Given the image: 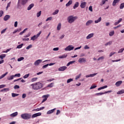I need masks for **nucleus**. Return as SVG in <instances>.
Here are the masks:
<instances>
[{"instance_id":"1","label":"nucleus","mask_w":124,"mask_h":124,"mask_svg":"<svg viewBox=\"0 0 124 124\" xmlns=\"http://www.w3.org/2000/svg\"><path fill=\"white\" fill-rule=\"evenodd\" d=\"M31 87H32L33 90H40V89H42L43 88V84L40 82H38L35 84H32L31 85Z\"/></svg>"},{"instance_id":"2","label":"nucleus","mask_w":124,"mask_h":124,"mask_svg":"<svg viewBox=\"0 0 124 124\" xmlns=\"http://www.w3.org/2000/svg\"><path fill=\"white\" fill-rule=\"evenodd\" d=\"M21 117L23 120H30L31 118V115L29 113H24L21 115Z\"/></svg>"},{"instance_id":"3","label":"nucleus","mask_w":124,"mask_h":124,"mask_svg":"<svg viewBox=\"0 0 124 124\" xmlns=\"http://www.w3.org/2000/svg\"><path fill=\"white\" fill-rule=\"evenodd\" d=\"M78 17L77 16H70L68 17V21L70 24H72L75 20H77Z\"/></svg>"},{"instance_id":"4","label":"nucleus","mask_w":124,"mask_h":124,"mask_svg":"<svg viewBox=\"0 0 124 124\" xmlns=\"http://www.w3.org/2000/svg\"><path fill=\"white\" fill-rule=\"evenodd\" d=\"M73 49H74V46L70 45L65 48L64 50L65 51H71V50H73Z\"/></svg>"},{"instance_id":"5","label":"nucleus","mask_w":124,"mask_h":124,"mask_svg":"<svg viewBox=\"0 0 124 124\" xmlns=\"http://www.w3.org/2000/svg\"><path fill=\"white\" fill-rule=\"evenodd\" d=\"M112 93V91H106L104 93H96L95 95H102V94H105V93Z\"/></svg>"},{"instance_id":"6","label":"nucleus","mask_w":124,"mask_h":124,"mask_svg":"<svg viewBox=\"0 0 124 124\" xmlns=\"http://www.w3.org/2000/svg\"><path fill=\"white\" fill-rule=\"evenodd\" d=\"M42 62V60H38L37 61H36L35 62H34V65H35L36 66H37L38 65H39V64L41 63V62Z\"/></svg>"},{"instance_id":"7","label":"nucleus","mask_w":124,"mask_h":124,"mask_svg":"<svg viewBox=\"0 0 124 124\" xmlns=\"http://www.w3.org/2000/svg\"><path fill=\"white\" fill-rule=\"evenodd\" d=\"M48 97H49V94L43 95V98H44V99L42 101V103H43L44 102H45V101H46V100H47V98H48Z\"/></svg>"},{"instance_id":"8","label":"nucleus","mask_w":124,"mask_h":124,"mask_svg":"<svg viewBox=\"0 0 124 124\" xmlns=\"http://www.w3.org/2000/svg\"><path fill=\"white\" fill-rule=\"evenodd\" d=\"M66 68H67L66 66H62L58 69V70L59 71H64Z\"/></svg>"},{"instance_id":"9","label":"nucleus","mask_w":124,"mask_h":124,"mask_svg":"<svg viewBox=\"0 0 124 124\" xmlns=\"http://www.w3.org/2000/svg\"><path fill=\"white\" fill-rule=\"evenodd\" d=\"M87 61L86 60V59L84 58H80L78 60V62H80V63L82 62H86Z\"/></svg>"},{"instance_id":"10","label":"nucleus","mask_w":124,"mask_h":124,"mask_svg":"<svg viewBox=\"0 0 124 124\" xmlns=\"http://www.w3.org/2000/svg\"><path fill=\"white\" fill-rule=\"evenodd\" d=\"M39 116H41V113L38 112L37 113H35L32 115V118H36V117H38Z\"/></svg>"},{"instance_id":"11","label":"nucleus","mask_w":124,"mask_h":124,"mask_svg":"<svg viewBox=\"0 0 124 124\" xmlns=\"http://www.w3.org/2000/svg\"><path fill=\"white\" fill-rule=\"evenodd\" d=\"M56 108H53V109H52L51 110H48L46 114H47V115H50V114H52V113H54V112H55V110H56Z\"/></svg>"},{"instance_id":"12","label":"nucleus","mask_w":124,"mask_h":124,"mask_svg":"<svg viewBox=\"0 0 124 124\" xmlns=\"http://www.w3.org/2000/svg\"><path fill=\"white\" fill-rule=\"evenodd\" d=\"M87 4V2H82L80 4L81 8H85L86 7V5Z\"/></svg>"},{"instance_id":"13","label":"nucleus","mask_w":124,"mask_h":124,"mask_svg":"<svg viewBox=\"0 0 124 124\" xmlns=\"http://www.w3.org/2000/svg\"><path fill=\"white\" fill-rule=\"evenodd\" d=\"M122 83H123V81L122 80L117 81L115 83V86H116V87H120V86L122 85Z\"/></svg>"},{"instance_id":"14","label":"nucleus","mask_w":124,"mask_h":124,"mask_svg":"<svg viewBox=\"0 0 124 124\" xmlns=\"http://www.w3.org/2000/svg\"><path fill=\"white\" fill-rule=\"evenodd\" d=\"M34 6V4L33 3L31 4L27 8V10H31L32 7Z\"/></svg>"},{"instance_id":"15","label":"nucleus","mask_w":124,"mask_h":124,"mask_svg":"<svg viewBox=\"0 0 124 124\" xmlns=\"http://www.w3.org/2000/svg\"><path fill=\"white\" fill-rule=\"evenodd\" d=\"M9 18H10V16L9 15H6L4 18H3V20L4 21H7Z\"/></svg>"},{"instance_id":"16","label":"nucleus","mask_w":124,"mask_h":124,"mask_svg":"<svg viewBox=\"0 0 124 124\" xmlns=\"http://www.w3.org/2000/svg\"><path fill=\"white\" fill-rule=\"evenodd\" d=\"M120 2V0H114L112 3V5L113 6H115L116 3H118V2Z\"/></svg>"},{"instance_id":"17","label":"nucleus","mask_w":124,"mask_h":124,"mask_svg":"<svg viewBox=\"0 0 124 124\" xmlns=\"http://www.w3.org/2000/svg\"><path fill=\"white\" fill-rule=\"evenodd\" d=\"M78 6H79V2H76L73 6V9H76Z\"/></svg>"},{"instance_id":"18","label":"nucleus","mask_w":124,"mask_h":124,"mask_svg":"<svg viewBox=\"0 0 124 124\" xmlns=\"http://www.w3.org/2000/svg\"><path fill=\"white\" fill-rule=\"evenodd\" d=\"M122 21H123V19L120 18L117 22H115L114 26H117V25H119V23H121Z\"/></svg>"},{"instance_id":"19","label":"nucleus","mask_w":124,"mask_h":124,"mask_svg":"<svg viewBox=\"0 0 124 124\" xmlns=\"http://www.w3.org/2000/svg\"><path fill=\"white\" fill-rule=\"evenodd\" d=\"M29 1V0H21V4L25 5Z\"/></svg>"},{"instance_id":"20","label":"nucleus","mask_w":124,"mask_h":124,"mask_svg":"<svg viewBox=\"0 0 124 124\" xmlns=\"http://www.w3.org/2000/svg\"><path fill=\"white\" fill-rule=\"evenodd\" d=\"M67 57V54H64L63 55L59 56V59H65Z\"/></svg>"},{"instance_id":"21","label":"nucleus","mask_w":124,"mask_h":124,"mask_svg":"<svg viewBox=\"0 0 124 124\" xmlns=\"http://www.w3.org/2000/svg\"><path fill=\"white\" fill-rule=\"evenodd\" d=\"M106 1H108V0H102L101 3L100 4V5L101 6H102L104 4H105V2Z\"/></svg>"},{"instance_id":"22","label":"nucleus","mask_w":124,"mask_h":124,"mask_svg":"<svg viewBox=\"0 0 124 124\" xmlns=\"http://www.w3.org/2000/svg\"><path fill=\"white\" fill-rule=\"evenodd\" d=\"M8 74V72H6L5 74L2 75L0 77V80L1 79H2V78H4V77H5V76H6V75Z\"/></svg>"},{"instance_id":"23","label":"nucleus","mask_w":124,"mask_h":124,"mask_svg":"<svg viewBox=\"0 0 124 124\" xmlns=\"http://www.w3.org/2000/svg\"><path fill=\"white\" fill-rule=\"evenodd\" d=\"M72 4V0H69L67 4H66V6L67 7L69 6L70 5H71Z\"/></svg>"},{"instance_id":"24","label":"nucleus","mask_w":124,"mask_h":124,"mask_svg":"<svg viewBox=\"0 0 124 124\" xmlns=\"http://www.w3.org/2000/svg\"><path fill=\"white\" fill-rule=\"evenodd\" d=\"M93 22V20H88V21L86 22V26H90V25H91V24H92Z\"/></svg>"},{"instance_id":"25","label":"nucleus","mask_w":124,"mask_h":124,"mask_svg":"<svg viewBox=\"0 0 124 124\" xmlns=\"http://www.w3.org/2000/svg\"><path fill=\"white\" fill-rule=\"evenodd\" d=\"M93 36V33L89 34L87 37L86 38L87 39H90V38H92Z\"/></svg>"},{"instance_id":"26","label":"nucleus","mask_w":124,"mask_h":124,"mask_svg":"<svg viewBox=\"0 0 124 124\" xmlns=\"http://www.w3.org/2000/svg\"><path fill=\"white\" fill-rule=\"evenodd\" d=\"M17 115H18V112H14V113L11 114L10 115V116H11V117H16V116H17Z\"/></svg>"},{"instance_id":"27","label":"nucleus","mask_w":124,"mask_h":124,"mask_svg":"<svg viewBox=\"0 0 124 124\" xmlns=\"http://www.w3.org/2000/svg\"><path fill=\"white\" fill-rule=\"evenodd\" d=\"M108 86H107V85H105L104 86L100 87L98 89V91H100L101 90H103L104 89H106V88H107Z\"/></svg>"},{"instance_id":"28","label":"nucleus","mask_w":124,"mask_h":124,"mask_svg":"<svg viewBox=\"0 0 124 124\" xmlns=\"http://www.w3.org/2000/svg\"><path fill=\"white\" fill-rule=\"evenodd\" d=\"M101 19H102L101 17H100L98 20H95L94 21L95 24H97L98 23H99V22H101Z\"/></svg>"},{"instance_id":"29","label":"nucleus","mask_w":124,"mask_h":124,"mask_svg":"<svg viewBox=\"0 0 124 124\" xmlns=\"http://www.w3.org/2000/svg\"><path fill=\"white\" fill-rule=\"evenodd\" d=\"M61 28H62V24L59 23L57 27V31H60L61 30Z\"/></svg>"},{"instance_id":"30","label":"nucleus","mask_w":124,"mask_h":124,"mask_svg":"<svg viewBox=\"0 0 124 124\" xmlns=\"http://www.w3.org/2000/svg\"><path fill=\"white\" fill-rule=\"evenodd\" d=\"M74 62H75V61H71L69 62L67 64V66H69V65H70V64H72V63H74Z\"/></svg>"},{"instance_id":"31","label":"nucleus","mask_w":124,"mask_h":124,"mask_svg":"<svg viewBox=\"0 0 124 124\" xmlns=\"http://www.w3.org/2000/svg\"><path fill=\"white\" fill-rule=\"evenodd\" d=\"M118 94H123V93H124V90H122L120 91H119L117 93Z\"/></svg>"},{"instance_id":"32","label":"nucleus","mask_w":124,"mask_h":124,"mask_svg":"<svg viewBox=\"0 0 124 124\" xmlns=\"http://www.w3.org/2000/svg\"><path fill=\"white\" fill-rule=\"evenodd\" d=\"M97 86L95 84L92 85L91 87H90V90H93V89H95Z\"/></svg>"},{"instance_id":"33","label":"nucleus","mask_w":124,"mask_h":124,"mask_svg":"<svg viewBox=\"0 0 124 124\" xmlns=\"http://www.w3.org/2000/svg\"><path fill=\"white\" fill-rule=\"evenodd\" d=\"M14 78V75H12L10 77H8L7 79L8 80H13Z\"/></svg>"},{"instance_id":"34","label":"nucleus","mask_w":124,"mask_h":124,"mask_svg":"<svg viewBox=\"0 0 124 124\" xmlns=\"http://www.w3.org/2000/svg\"><path fill=\"white\" fill-rule=\"evenodd\" d=\"M36 35H34L32 37H31V40L34 41L36 39Z\"/></svg>"},{"instance_id":"35","label":"nucleus","mask_w":124,"mask_h":124,"mask_svg":"<svg viewBox=\"0 0 124 124\" xmlns=\"http://www.w3.org/2000/svg\"><path fill=\"white\" fill-rule=\"evenodd\" d=\"M18 95H19V94L12 93V96L13 97H15V96H18Z\"/></svg>"},{"instance_id":"36","label":"nucleus","mask_w":124,"mask_h":124,"mask_svg":"<svg viewBox=\"0 0 124 124\" xmlns=\"http://www.w3.org/2000/svg\"><path fill=\"white\" fill-rule=\"evenodd\" d=\"M6 56V55L5 54H1L0 55V59L2 60L4 58H5Z\"/></svg>"},{"instance_id":"37","label":"nucleus","mask_w":124,"mask_h":124,"mask_svg":"<svg viewBox=\"0 0 124 124\" xmlns=\"http://www.w3.org/2000/svg\"><path fill=\"white\" fill-rule=\"evenodd\" d=\"M23 45H24V44H21V45L17 46L16 48H17V49H21V48L23 47Z\"/></svg>"},{"instance_id":"38","label":"nucleus","mask_w":124,"mask_h":124,"mask_svg":"<svg viewBox=\"0 0 124 124\" xmlns=\"http://www.w3.org/2000/svg\"><path fill=\"white\" fill-rule=\"evenodd\" d=\"M27 30H28V28H26L22 31L20 32L19 34L20 35H22V34H23V33H25V31H27Z\"/></svg>"},{"instance_id":"39","label":"nucleus","mask_w":124,"mask_h":124,"mask_svg":"<svg viewBox=\"0 0 124 124\" xmlns=\"http://www.w3.org/2000/svg\"><path fill=\"white\" fill-rule=\"evenodd\" d=\"M124 7V3H122L120 4V9H123Z\"/></svg>"},{"instance_id":"40","label":"nucleus","mask_w":124,"mask_h":124,"mask_svg":"<svg viewBox=\"0 0 124 124\" xmlns=\"http://www.w3.org/2000/svg\"><path fill=\"white\" fill-rule=\"evenodd\" d=\"M59 13V10H56L55 11L54 13H53L52 15H57Z\"/></svg>"},{"instance_id":"41","label":"nucleus","mask_w":124,"mask_h":124,"mask_svg":"<svg viewBox=\"0 0 124 124\" xmlns=\"http://www.w3.org/2000/svg\"><path fill=\"white\" fill-rule=\"evenodd\" d=\"M8 91H9V89H8V88H5V89H2L1 90V92H8Z\"/></svg>"},{"instance_id":"42","label":"nucleus","mask_w":124,"mask_h":124,"mask_svg":"<svg viewBox=\"0 0 124 124\" xmlns=\"http://www.w3.org/2000/svg\"><path fill=\"white\" fill-rule=\"evenodd\" d=\"M72 81H73V79L69 78V79H67V84H69V83H70V82H72Z\"/></svg>"},{"instance_id":"43","label":"nucleus","mask_w":124,"mask_h":124,"mask_svg":"<svg viewBox=\"0 0 124 124\" xmlns=\"http://www.w3.org/2000/svg\"><path fill=\"white\" fill-rule=\"evenodd\" d=\"M48 66H49V64H46L45 65H43V67H42V68L43 69H44L45 68H47V67H48Z\"/></svg>"},{"instance_id":"44","label":"nucleus","mask_w":124,"mask_h":124,"mask_svg":"<svg viewBox=\"0 0 124 124\" xmlns=\"http://www.w3.org/2000/svg\"><path fill=\"white\" fill-rule=\"evenodd\" d=\"M37 78H32L31 79V82H35V81H36L37 80Z\"/></svg>"},{"instance_id":"45","label":"nucleus","mask_w":124,"mask_h":124,"mask_svg":"<svg viewBox=\"0 0 124 124\" xmlns=\"http://www.w3.org/2000/svg\"><path fill=\"white\" fill-rule=\"evenodd\" d=\"M7 30V28H5V29L2 30L1 31V34H2L3 33H4V32H5V31H6Z\"/></svg>"},{"instance_id":"46","label":"nucleus","mask_w":124,"mask_h":124,"mask_svg":"<svg viewBox=\"0 0 124 124\" xmlns=\"http://www.w3.org/2000/svg\"><path fill=\"white\" fill-rule=\"evenodd\" d=\"M53 85H54V83H50V84H48V85H47V87H49V88H53Z\"/></svg>"},{"instance_id":"47","label":"nucleus","mask_w":124,"mask_h":124,"mask_svg":"<svg viewBox=\"0 0 124 124\" xmlns=\"http://www.w3.org/2000/svg\"><path fill=\"white\" fill-rule=\"evenodd\" d=\"M21 74H16L15 75H14V77H20Z\"/></svg>"},{"instance_id":"48","label":"nucleus","mask_w":124,"mask_h":124,"mask_svg":"<svg viewBox=\"0 0 124 124\" xmlns=\"http://www.w3.org/2000/svg\"><path fill=\"white\" fill-rule=\"evenodd\" d=\"M24 59V57H20L17 59V62H21V61H23Z\"/></svg>"},{"instance_id":"49","label":"nucleus","mask_w":124,"mask_h":124,"mask_svg":"<svg viewBox=\"0 0 124 124\" xmlns=\"http://www.w3.org/2000/svg\"><path fill=\"white\" fill-rule=\"evenodd\" d=\"M112 44V42L111 41H110V42H108L107 43H106L105 44V46H108V45H111Z\"/></svg>"},{"instance_id":"50","label":"nucleus","mask_w":124,"mask_h":124,"mask_svg":"<svg viewBox=\"0 0 124 124\" xmlns=\"http://www.w3.org/2000/svg\"><path fill=\"white\" fill-rule=\"evenodd\" d=\"M31 47H32V45H30L26 47V49H27V50H29V49H31Z\"/></svg>"},{"instance_id":"51","label":"nucleus","mask_w":124,"mask_h":124,"mask_svg":"<svg viewBox=\"0 0 124 124\" xmlns=\"http://www.w3.org/2000/svg\"><path fill=\"white\" fill-rule=\"evenodd\" d=\"M114 31H112L111 32H109V36H113V35H114Z\"/></svg>"},{"instance_id":"52","label":"nucleus","mask_w":124,"mask_h":124,"mask_svg":"<svg viewBox=\"0 0 124 124\" xmlns=\"http://www.w3.org/2000/svg\"><path fill=\"white\" fill-rule=\"evenodd\" d=\"M97 75V73L90 74V77H94V76H95V75Z\"/></svg>"},{"instance_id":"53","label":"nucleus","mask_w":124,"mask_h":124,"mask_svg":"<svg viewBox=\"0 0 124 124\" xmlns=\"http://www.w3.org/2000/svg\"><path fill=\"white\" fill-rule=\"evenodd\" d=\"M81 74H79L78 76H77L76 78V80L79 79V78H80V77H81Z\"/></svg>"},{"instance_id":"54","label":"nucleus","mask_w":124,"mask_h":124,"mask_svg":"<svg viewBox=\"0 0 124 124\" xmlns=\"http://www.w3.org/2000/svg\"><path fill=\"white\" fill-rule=\"evenodd\" d=\"M124 51V48L119 49L118 53H123Z\"/></svg>"},{"instance_id":"55","label":"nucleus","mask_w":124,"mask_h":124,"mask_svg":"<svg viewBox=\"0 0 124 124\" xmlns=\"http://www.w3.org/2000/svg\"><path fill=\"white\" fill-rule=\"evenodd\" d=\"M40 15H41V11H39V12L37 14V17H40Z\"/></svg>"},{"instance_id":"56","label":"nucleus","mask_w":124,"mask_h":124,"mask_svg":"<svg viewBox=\"0 0 124 124\" xmlns=\"http://www.w3.org/2000/svg\"><path fill=\"white\" fill-rule=\"evenodd\" d=\"M30 76V74H27V75H25L24 77H23V78L24 79H26V78H28V77H29Z\"/></svg>"},{"instance_id":"57","label":"nucleus","mask_w":124,"mask_h":124,"mask_svg":"<svg viewBox=\"0 0 124 124\" xmlns=\"http://www.w3.org/2000/svg\"><path fill=\"white\" fill-rule=\"evenodd\" d=\"M14 89H15V90H16V89H20V86H19V85H15V86H14Z\"/></svg>"},{"instance_id":"58","label":"nucleus","mask_w":124,"mask_h":124,"mask_svg":"<svg viewBox=\"0 0 124 124\" xmlns=\"http://www.w3.org/2000/svg\"><path fill=\"white\" fill-rule=\"evenodd\" d=\"M89 10H90V11H91V12H93V6H90L89 7Z\"/></svg>"},{"instance_id":"59","label":"nucleus","mask_w":124,"mask_h":124,"mask_svg":"<svg viewBox=\"0 0 124 124\" xmlns=\"http://www.w3.org/2000/svg\"><path fill=\"white\" fill-rule=\"evenodd\" d=\"M51 20H52V17H48L46 21V22H47V21H51Z\"/></svg>"},{"instance_id":"60","label":"nucleus","mask_w":124,"mask_h":124,"mask_svg":"<svg viewBox=\"0 0 124 124\" xmlns=\"http://www.w3.org/2000/svg\"><path fill=\"white\" fill-rule=\"evenodd\" d=\"M30 35H31V33H29L27 35L24 36V37L26 38L27 37H29V36H30Z\"/></svg>"},{"instance_id":"61","label":"nucleus","mask_w":124,"mask_h":124,"mask_svg":"<svg viewBox=\"0 0 124 124\" xmlns=\"http://www.w3.org/2000/svg\"><path fill=\"white\" fill-rule=\"evenodd\" d=\"M104 57L102 56L101 57H99L97 60L98 61H100V60H104Z\"/></svg>"},{"instance_id":"62","label":"nucleus","mask_w":124,"mask_h":124,"mask_svg":"<svg viewBox=\"0 0 124 124\" xmlns=\"http://www.w3.org/2000/svg\"><path fill=\"white\" fill-rule=\"evenodd\" d=\"M3 14V12L2 10L0 11V17H1V16H2Z\"/></svg>"},{"instance_id":"63","label":"nucleus","mask_w":124,"mask_h":124,"mask_svg":"<svg viewBox=\"0 0 124 124\" xmlns=\"http://www.w3.org/2000/svg\"><path fill=\"white\" fill-rule=\"evenodd\" d=\"M4 87H5V85L4 84L0 85V89H2V88H4Z\"/></svg>"},{"instance_id":"64","label":"nucleus","mask_w":124,"mask_h":124,"mask_svg":"<svg viewBox=\"0 0 124 124\" xmlns=\"http://www.w3.org/2000/svg\"><path fill=\"white\" fill-rule=\"evenodd\" d=\"M53 51H59V47H55L53 49Z\"/></svg>"}]
</instances>
